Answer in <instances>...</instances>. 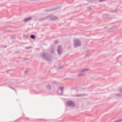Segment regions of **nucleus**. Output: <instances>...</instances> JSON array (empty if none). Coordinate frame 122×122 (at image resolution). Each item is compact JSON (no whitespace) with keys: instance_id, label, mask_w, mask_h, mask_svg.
<instances>
[{"instance_id":"1","label":"nucleus","mask_w":122,"mask_h":122,"mask_svg":"<svg viewBox=\"0 0 122 122\" xmlns=\"http://www.w3.org/2000/svg\"><path fill=\"white\" fill-rule=\"evenodd\" d=\"M40 56L41 58L46 61H50L52 59L51 56L46 53L43 52L41 53Z\"/></svg>"},{"instance_id":"2","label":"nucleus","mask_w":122,"mask_h":122,"mask_svg":"<svg viewBox=\"0 0 122 122\" xmlns=\"http://www.w3.org/2000/svg\"><path fill=\"white\" fill-rule=\"evenodd\" d=\"M74 44L75 47L79 46L81 45V43L80 41L77 39H75L74 40Z\"/></svg>"},{"instance_id":"3","label":"nucleus","mask_w":122,"mask_h":122,"mask_svg":"<svg viewBox=\"0 0 122 122\" xmlns=\"http://www.w3.org/2000/svg\"><path fill=\"white\" fill-rule=\"evenodd\" d=\"M66 105L71 107H74L75 105L74 103L71 101H68L66 102Z\"/></svg>"},{"instance_id":"4","label":"nucleus","mask_w":122,"mask_h":122,"mask_svg":"<svg viewBox=\"0 0 122 122\" xmlns=\"http://www.w3.org/2000/svg\"><path fill=\"white\" fill-rule=\"evenodd\" d=\"M64 89V87H60L59 88L58 91L57 93L60 95H63V90Z\"/></svg>"},{"instance_id":"5","label":"nucleus","mask_w":122,"mask_h":122,"mask_svg":"<svg viewBox=\"0 0 122 122\" xmlns=\"http://www.w3.org/2000/svg\"><path fill=\"white\" fill-rule=\"evenodd\" d=\"M57 51L58 54L59 55H61V54L62 51V48L61 47V46H58L57 48Z\"/></svg>"},{"instance_id":"6","label":"nucleus","mask_w":122,"mask_h":122,"mask_svg":"<svg viewBox=\"0 0 122 122\" xmlns=\"http://www.w3.org/2000/svg\"><path fill=\"white\" fill-rule=\"evenodd\" d=\"M85 75V74L84 73V72L83 71V70H81L79 71L77 76L78 77H80L84 76Z\"/></svg>"},{"instance_id":"7","label":"nucleus","mask_w":122,"mask_h":122,"mask_svg":"<svg viewBox=\"0 0 122 122\" xmlns=\"http://www.w3.org/2000/svg\"><path fill=\"white\" fill-rule=\"evenodd\" d=\"M31 19L32 18L31 17H29L28 18L24 19V20L25 22H27Z\"/></svg>"},{"instance_id":"8","label":"nucleus","mask_w":122,"mask_h":122,"mask_svg":"<svg viewBox=\"0 0 122 122\" xmlns=\"http://www.w3.org/2000/svg\"><path fill=\"white\" fill-rule=\"evenodd\" d=\"M83 70V71L84 72L85 74H86V73L89 70V68H86L83 69L82 70Z\"/></svg>"},{"instance_id":"9","label":"nucleus","mask_w":122,"mask_h":122,"mask_svg":"<svg viewBox=\"0 0 122 122\" xmlns=\"http://www.w3.org/2000/svg\"><path fill=\"white\" fill-rule=\"evenodd\" d=\"M58 19V18L56 17H54L51 18V20H54Z\"/></svg>"},{"instance_id":"10","label":"nucleus","mask_w":122,"mask_h":122,"mask_svg":"<svg viewBox=\"0 0 122 122\" xmlns=\"http://www.w3.org/2000/svg\"><path fill=\"white\" fill-rule=\"evenodd\" d=\"M46 88L49 90H50L51 89V86L50 85H48L46 86Z\"/></svg>"},{"instance_id":"11","label":"nucleus","mask_w":122,"mask_h":122,"mask_svg":"<svg viewBox=\"0 0 122 122\" xmlns=\"http://www.w3.org/2000/svg\"><path fill=\"white\" fill-rule=\"evenodd\" d=\"M30 38L33 39H34L35 38V36L34 35H31L30 36Z\"/></svg>"},{"instance_id":"12","label":"nucleus","mask_w":122,"mask_h":122,"mask_svg":"<svg viewBox=\"0 0 122 122\" xmlns=\"http://www.w3.org/2000/svg\"><path fill=\"white\" fill-rule=\"evenodd\" d=\"M116 95L117 96L121 97L122 96V95L121 94H116Z\"/></svg>"},{"instance_id":"13","label":"nucleus","mask_w":122,"mask_h":122,"mask_svg":"<svg viewBox=\"0 0 122 122\" xmlns=\"http://www.w3.org/2000/svg\"><path fill=\"white\" fill-rule=\"evenodd\" d=\"M103 17L105 18L107 17L108 16V15L107 14H104L103 15Z\"/></svg>"},{"instance_id":"14","label":"nucleus","mask_w":122,"mask_h":122,"mask_svg":"<svg viewBox=\"0 0 122 122\" xmlns=\"http://www.w3.org/2000/svg\"><path fill=\"white\" fill-rule=\"evenodd\" d=\"M84 96V95H80V94H78V95H76V97H80L81 96Z\"/></svg>"},{"instance_id":"15","label":"nucleus","mask_w":122,"mask_h":122,"mask_svg":"<svg viewBox=\"0 0 122 122\" xmlns=\"http://www.w3.org/2000/svg\"><path fill=\"white\" fill-rule=\"evenodd\" d=\"M122 121V119H120L117 120L114 122H120Z\"/></svg>"},{"instance_id":"16","label":"nucleus","mask_w":122,"mask_h":122,"mask_svg":"<svg viewBox=\"0 0 122 122\" xmlns=\"http://www.w3.org/2000/svg\"><path fill=\"white\" fill-rule=\"evenodd\" d=\"M54 9H53V10H45V11H46V12H47V11H52V10H54Z\"/></svg>"},{"instance_id":"17","label":"nucleus","mask_w":122,"mask_h":122,"mask_svg":"<svg viewBox=\"0 0 122 122\" xmlns=\"http://www.w3.org/2000/svg\"><path fill=\"white\" fill-rule=\"evenodd\" d=\"M107 0H99V2H103Z\"/></svg>"},{"instance_id":"18","label":"nucleus","mask_w":122,"mask_h":122,"mask_svg":"<svg viewBox=\"0 0 122 122\" xmlns=\"http://www.w3.org/2000/svg\"><path fill=\"white\" fill-rule=\"evenodd\" d=\"M58 41H56L54 43L55 44H57L58 43Z\"/></svg>"},{"instance_id":"19","label":"nucleus","mask_w":122,"mask_h":122,"mask_svg":"<svg viewBox=\"0 0 122 122\" xmlns=\"http://www.w3.org/2000/svg\"><path fill=\"white\" fill-rule=\"evenodd\" d=\"M119 92L122 93V88H121V89L120 90H119Z\"/></svg>"},{"instance_id":"20","label":"nucleus","mask_w":122,"mask_h":122,"mask_svg":"<svg viewBox=\"0 0 122 122\" xmlns=\"http://www.w3.org/2000/svg\"><path fill=\"white\" fill-rule=\"evenodd\" d=\"M24 37H26L27 38H28V36L27 35H25L24 36Z\"/></svg>"},{"instance_id":"21","label":"nucleus","mask_w":122,"mask_h":122,"mask_svg":"<svg viewBox=\"0 0 122 122\" xmlns=\"http://www.w3.org/2000/svg\"><path fill=\"white\" fill-rule=\"evenodd\" d=\"M9 88H10L12 89H13V90H14V88H13V87H9Z\"/></svg>"},{"instance_id":"22","label":"nucleus","mask_w":122,"mask_h":122,"mask_svg":"<svg viewBox=\"0 0 122 122\" xmlns=\"http://www.w3.org/2000/svg\"><path fill=\"white\" fill-rule=\"evenodd\" d=\"M91 9V8L90 7H89L88 8V10H90Z\"/></svg>"},{"instance_id":"23","label":"nucleus","mask_w":122,"mask_h":122,"mask_svg":"<svg viewBox=\"0 0 122 122\" xmlns=\"http://www.w3.org/2000/svg\"><path fill=\"white\" fill-rule=\"evenodd\" d=\"M52 83L54 84H56V82L55 81H54V82H52Z\"/></svg>"},{"instance_id":"24","label":"nucleus","mask_w":122,"mask_h":122,"mask_svg":"<svg viewBox=\"0 0 122 122\" xmlns=\"http://www.w3.org/2000/svg\"><path fill=\"white\" fill-rule=\"evenodd\" d=\"M30 48V47H27L26 48V49H29Z\"/></svg>"},{"instance_id":"25","label":"nucleus","mask_w":122,"mask_h":122,"mask_svg":"<svg viewBox=\"0 0 122 122\" xmlns=\"http://www.w3.org/2000/svg\"><path fill=\"white\" fill-rule=\"evenodd\" d=\"M24 73L25 74H26L27 73V71H25L24 72Z\"/></svg>"},{"instance_id":"26","label":"nucleus","mask_w":122,"mask_h":122,"mask_svg":"<svg viewBox=\"0 0 122 122\" xmlns=\"http://www.w3.org/2000/svg\"><path fill=\"white\" fill-rule=\"evenodd\" d=\"M63 68V66H61V67H59V68H60V69H61V68Z\"/></svg>"},{"instance_id":"27","label":"nucleus","mask_w":122,"mask_h":122,"mask_svg":"<svg viewBox=\"0 0 122 122\" xmlns=\"http://www.w3.org/2000/svg\"><path fill=\"white\" fill-rule=\"evenodd\" d=\"M26 60H27L26 59V58L25 59H24V61Z\"/></svg>"},{"instance_id":"28","label":"nucleus","mask_w":122,"mask_h":122,"mask_svg":"<svg viewBox=\"0 0 122 122\" xmlns=\"http://www.w3.org/2000/svg\"><path fill=\"white\" fill-rule=\"evenodd\" d=\"M87 56V54L86 55V56Z\"/></svg>"},{"instance_id":"29","label":"nucleus","mask_w":122,"mask_h":122,"mask_svg":"<svg viewBox=\"0 0 122 122\" xmlns=\"http://www.w3.org/2000/svg\"><path fill=\"white\" fill-rule=\"evenodd\" d=\"M6 47V46H5V47Z\"/></svg>"}]
</instances>
